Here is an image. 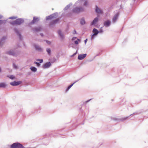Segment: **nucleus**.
<instances>
[{"mask_svg": "<svg viewBox=\"0 0 148 148\" xmlns=\"http://www.w3.org/2000/svg\"><path fill=\"white\" fill-rule=\"evenodd\" d=\"M51 66V62H48L44 64L42 66V68L44 69H47L50 67Z\"/></svg>", "mask_w": 148, "mask_h": 148, "instance_id": "8", "label": "nucleus"}, {"mask_svg": "<svg viewBox=\"0 0 148 148\" xmlns=\"http://www.w3.org/2000/svg\"><path fill=\"white\" fill-rule=\"evenodd\" d=\"M49 60L50 61V62H51V63L53 64L56 61V59L55 57H54L50 59Z\"/></svg>", "mask_w": 148, "mask_h": 148, "instance_id": "21", "label": "nucleus"}, {"mask_svg": "<svg viewBox=\"0 0 148 148\" xmlns=\"http://www.w3.org/2000/svg\"><path fill=\"white\" fill-rule=\"evenodd\" d=\"M73 84L72 83L69 86L66 88V92H67L69 90V89L73 86Z\"/></svg>", "mask_w": 148, "mask_h": 148, "instance_id": "26", "label": "nucleus"}, {"mask_svg": "<svg viewBox=\"0 0 148 148\" xmlns=\"http://www.w3.org/2000/svg\"><path fill=\"white\" fill-rule=\"evenodd\" d=\"M37 63H38V62H35H35H34V64H37Z\"/></svg>", "mask_w": 148, "mask_h": 148, "instance_id": "48", "label": "nucleus"}, {"mask_svg": "<svg viewBox=\"0 0 148 148\" xmlns=\"http://www.w3.org/2000/svg\"><path fill=\"white\" fill-rule=\"evenodd\" d=\"M3 17V16L0 14V19L2 18Z\"/></svg>", "mask_w": 148, "mask_h": 148, "instance_id": "46", "label": "nucleus"}, {"mask_svg": "<svg viewBox=\"0 0 148 148\" xmlns=\"http://www.w3.org/2000/svg\"><path fill=\"white\" fill-rule=\"evenodd\" d=\"M81 110V111H82V110L83 111V110H84L83 109H82V108H81V110Z\"/></svg>", "mask_w": 148, "mask_h": 148, "instance_id": "51", "label": "nucleus"}, {"mask_svg": "<svg viewBox=\"0 0 148 148\" xmlns=\"http://www.w3.org/2000/svg\"><path fill=\"white\" fill-rule=\"evenodd\" d=\"M84 10V9L82 7H76L74 8L72 10V12H73L78 13L80 12H83Z\"/></svg>", "mask_w": 148, "mask_h": 148, "instance_id": "2", "label": "nucleus"}, {"mask_svg": "<svg viewBox=\"0 0 148 148\" xmlns=\"http://www.w3.org/2000/svg\"><path fill=\"white\" fill-rule=\"evenodd\" d=\"M128 118V117L123 118H122L119 119V120L121 121H123L126 120Z\"/></svg>", "mask_w": 148, "mask_h": 148, "instance_id": "31", "label": "nucleus"}, {"mask_svg": "<svg viewBox=\"0 0 148 148\" xmlns=\"http://www.w3.org/2000/svg\"><path fill=\"white\" fill-rule=\"evenodd\" d=\"M58 33L59 36L60 37V38L62 39H63L64 38V36L63 34H62L61 30H58Z\"/></svg>", "mask_w": 148, "mask_h": 148, "instance_id": "18", "label": "nucleus"}, {"mask_svg": "<svg viewBox=\"0 0 148 148\" xmlns=\"http://www.w3.org/2000/svg\"><path fill=\"white\" fill-rule=\"evenodd\" d=\"M6 53L8 54L9 55L13 56H16V53L13 50H10L7 51Z\"/></svg>", "mask_w": 148, "mask_h": 148, "instance_id": "14", "label": "nucleus"}, {"mask_svg": "<svg viewBox=\"0 0 148 148\" xmlns=\"http://www.w3.org/2000/svg\"><path fill=\"white\" fill-rule=\"evenodd\" d=\"M100 53H99L98 54H97L96 55V56H100Z\"/></svg>", "mask_w": 148, "mask_h": 148, "instance_id": "47", "label": "nucleus"}, {"mask_svg": "<svg viewBox=\"0 0 148 148\" xmlns=\"http://www.w3.org/2000/svg\"><path fill=\"white\" fill-rule=\"evenodd\" d=\"M7 77L12 79H14L15 78V76L12 75H8Z\"/></svg>", "mask_w": 148, "mask_h": 148, "instance_id": "27", "label": "nucleus"}, {"mask_svg": "<svg viewBox=\"0 0 148 148\" xmlns=\"http://www.w3.org/2000/svg\"><path fill=\"white\" fill-rule=\"evenodd\" d=\"M86 56L87 54L86 53L79 54L78 56L77 59L79 60H83L86 57Z\"/></svg>", "mask_w": 148, "mask_h": 148, "instance_id": "12", "label": "nucleus"}, {"mask_svg": "<svg viewBox=\"0 0 148 148\" xmlns=\"http://www.w3.org/2000/svg\"><path fill=\"white\" fill-rule=\"evenodd\" d=\"M76 39H77V40H78V41H80V40L79 39H77V38L76 37H73L72 38V40H75Z\"/></svg>", "mask_w": 148, "mask_h": 148, "instance_id": "35", "label": "nucleus"}, {"mask_svg": "<svg viewBox=\"0 0 148 148\" xmlns=\"http://www.w3.org/2000/svg\"><path fill=\"white\" fill-rule=\"evenodd\" d=\"M13 67L14 68H15V69H16L17 68V66H16L15 64H14V63L13 64Z\"/></svg>", "mask_w": 148, "mask_h": 148, "instance_id": "38", "label": "nucleus"}, {"mask_svg": "<svg viewBox=\"0 0 148 148\" xmlns=\"http://www.w3.org/2000/svg\"><path fill=\"white\" fill-rule=\"evenodd\" d=\"M74 32L75 33H74V34H76V32L75 30H74Z\"/></svg>", "mask_w": 148, "mask_h": 148, "instance_id": "49", "label": "nucleus"}, {"mask_svg": "<svg viewBox=\"0 0 148 148\" xmlns=\"http://www.w3.org/2000/svg\"><path fill=\"white\" fill-rule=\"evenodd\" d=\"M7 86V85L5 83L2 82L0 83V88H5Z\"/></svg>", "mask_w": 148, "mask_h": 148, "instance_id": "19", "label": "nucleus"}, {"mask_svg": "<svg viewBox=\"0 0 148 148\" xmlns=\"http://www.w3.org/2000/svg\"><path fill=\"white\" fill-rule=\"evenodd\" d=\"M82 78H80L78 80H76L74 82H73V84H74L75 83H76V82H77L78 81H79V80H80L81 79H82Z\"/></svg>", "mask_w": 148, "mask_h": 148, "instance_id": "43", "label": "nucleus"}, {"mask_svg": "<svg viewBox=\"0 0 148 148\" xmlns=\"http://www.w3.org/2000/svg\"><path fill=\"white\" fill-rule=\"evenodd\" d=\"M111 24V22L109 20H107L104 22V26L108 27L110 26Z\"/></svg>", "mask_w": 148, "mask_h": 148, "instance_id": "11", "label": "nucleus"}, {"mask_svg": "<svg viewBox=\"0 0 148 148\" xmlns=\"http://www.w3.org/2000/svg\"><path fill=\"white\" fill-rule=\"evenodd\" d=\"M17 16H11L8 19H15L17 18Z\"/></svg>", "mask_w": 148, "mask_h": 148, "instance_id": "32", "label": "nucleus"}, {"mask_svg": "<svg viewBox=\"0 0 148 148\" xmlns=\"http://www.w3.org/2000/svg\"><path fill=\"white\" fill-rule=\"evenodd\" d=\"M14 31L15 32L17 36L19 37V38L20 40H22V38L21 36V35L19 32L18 29L16 28H14Z\"/></svg>", "mask_w": 148, "mask_h": 148, "instance_id": "6", "label": "nucleus"}, {"mask_svg": "<svg viewBox=\"0 0 148 148\" xmlns=\"http://www.w3.org/2000/svg\"><path fill=\"white\" fill-rule=\"evenodd\" d=\"M86 23V21L85 20L84 18L83 17L82 18L80 19V23L81 25H84Z\"/></svg>", "mask_w": 148, "mask_h": 148, "instance_id": "20", "label": "nucleus"}, {"mask_svg": "<svg viewBox=\"0 0 148 148\" xmlns=\"http://www.w3.org/2000/svg\"><path fill=\"white\" fill-rule=\"evenodd\" d=\"M40 20V19L37 17H34L32 21L29 23V25H33L37 22L38 21Z\"/></svg>", "mask_w": 148, "mask_h": 148, "instance_id": "7", "label": "nucleus"}, {"mask_svg": "<svg viewBox=\"0 0 148 148\" xmlns=\"http://www.w3.org/2000/svg\"><path fill=\"white\" fill-rule=\"evenodd\" d=\"M60 20L59 18H58L50 22L49 26H52L56 23H57Z\"/></svg>", "mask_w": 148, "mask_h": 148, "instance_id": "10", "label": "nucleus"}, {"mask_svg": "<svg viewBox=\"0 0 148 148\" xmlns=\"http://www.w3.org/2000/svg\"><path fill=\"white\" fill-rule=\"evenodd\" d=\"M97 34H96L95 33H93L92 35H91V39L92 40L94 39L97 36Z\"/></svg>", "mask_w": 148, "mask_h": 148, "instance_id": "30", "label": "nucleus"}, {"mask_svg": "<svg viewBox=\"0 0 148 148\" xmlns=\"http://www.w3.org/2000/svg\"><path fill=\"white\" fill-rule=\"evenodd\" d=\"M58 13L56 12L51 15H50L47 16L46 17V20L51 19L52 18H55L58 17Z\"/></svg>", "mask_w": 148, "mask_h": 148, "instance_id": "3", "label": "nucleus"}, {"mask_svg": "<svg viewBox=\"0 0 148 148\" xmlns=\"http://www.w3.org/2000/svg\"><path fill=\"white\" fill-rule=\"evenodd\" d=\"M46 41L47 43L48 44H50L51 43V42L50 41H49L48 40H46Z\"/></svg>", "mask_w": 148, "mask_h": 148, "instance_id": "39", "label": "nucleus"}, {"mask_svg": "<svg viewBox=\"0 0 148 148\" xmlns=\"http://www.w3.org/2000/svg\"><path fill=\"white\" fill-rule=\"evenodd\" d=\"M22 83L21 81H14L11 82L10 84L11 85L14 86H17Z\"/></svg>", "mask_w": 148, "mask_h": 148, "instance_id": "4", "label": "nucleus"}, {"mask_svg": "<svg viewBox=\"0 0 148 148\" xmlns=\"http://www.w3.org/2000/svg\"><path fill=\"white\" fill-rule=\"evenodd\" d=\"M7 21V20H0V25L3 23H5Z\"/></svg>", "mask_w": 148, "mask_h": 148, "instance_id": "29", "label": "nucleus"}, {"mask_svg": "<svg viewBox=\"0 0 148 148\" xmlns=\"http://www.w3.org/2000/svg\"><path fill=\"white\" fill-rule=\"evenodd\" d=\"M98 18L97 17L94 18L93 21L91 22L90 24L91 25H94L96 24L98 21Z\"/></svg>", "mask_w": 148, "mask_h": 148, "instance_id": "13", "label": "nucleus"}, {"mask_svg": "<svg viewBox=\"0 0 148 148\" xmlns=\"http://www.w3.org/2000/svg\"><path fill=\"white\" fill-rule=\"evenodd\" d=\"M88 41V39H85V40H84V42H85V44H86L87 42Z\"/></svg>", "mask_w": 148, "mask_h": 148, "instance_id": "44", "label": "nucleus"}, {"mask_svg": "<svg viewBox=\"0 0 148 148\" xmlns=\"http://www.w3.org/2000/svg\"><path fill=\"white\" fill-rule=\"evenodd\" d=\"M135 114V113H134L133 114H132L131 115H133V114Z\"/></svg>", "mask_w": 148, "mask_h": 148, "instance_id": "52", "label": "nucleus"}, {"mask_svg": "<svg viewBox=\"0 0 148 148\" xmlns=\"http://www.w3.org/2000/svg\"><path fill=\"white\" fill-rule=\"evenodd\" d=\"M65 12H64L62 14V16H66L67 17H68L69 16V15L68 14H65Z\"/></svg>", "mask_w": 148, "mask_h": 148, "instance_id": "34", "label": "nucleus"}, {"mask_svg": "<svg viewBox=\"0 0 148 148\" xmlns=\"http://www.w3.org/2000/svg\"><path fill=\"white\" fill-rule=\"evenodd\" d=\"M6 38L5 36H3L0 40V46H2L5 42V39Z\"/></svg>", "mask_w": 148, "mask_h": 148, "instance_id": "16", "label": "nucleus"}, {"mask_svg": "<svg viewBox=\"0 0 148 148\" xmlns=\"http://www.w3.org/2000/svg\"><path fill=\"white\" fill-rule=\"evenodd\" d=\"M88 2L87 1H85L84 3V6H86L87 5Z\"/></svg>", "mask_w": 148, "mask_h": 148, "instance_id": "41", "label": "nucleus"}, {"mask_svg": "<svg viewBox=\"0 0 148 148\" xmlns=\"http://www.w3.org/2000/svg\"><path fill=\"white\" fill-rule=\"evenodd\" d=\"M24 22V19L23 18H18L14 21H12L10 23L11 25H20Z\"/></svg>", "mask_w": 148, "mask_h": 148, "instance_id": "1", "label": "nucleus"}, {"mask_svg": "<svg viewBox=\"0 0 148 148\" xmlns=\"http://www.w3.org/2000/svg\"><path fill=\"white\" fill-rule=\"evenodd\" d=\"M92 32L96 34H98L99 33L98 30L96 28H94L92 30Z\"/></svg>", "mask_w": 148, "mask_h": 148, "instance_id": "24", "label": "nucleus"}, {"mask_svg": "<svg viewBox=\"0 0 148 148\" xmlns=\"http://www.w3.org/2000/svg\"><path fill=\"white\" fill-rule=\"evenodd\" d=\"M77 50L76 52L73 53V55L71 56V57H73L75 56L77 53Z\"/></svg>", "mask_w": 148, "mask_h": 148, "instance_id": "37", "label": "nucleus"}, {"mask_svg": "<svg viewBox=\"0 0 148 148\" xmlns=\"http://www.w3.org/2000/svg\"><path fill=\"white\" fill-rule=\"evenodd\" d=\"M33 46L36 50L39 51H43L42 49L40 46L35 44H34Z\"/></svg>", "mask_w": 148, "mask_h": 148, "instance_id": "9", "label": "nucleus"}, {"mask_svg": "<svg viewBox=\"0 0 148 148\" xmlns=\"http://www.w3.org/2000/svg\"><path fill=\"white\" fill-rule=\"evenodd\" d=\"M42 28L41 27H35L32 29V30L33 33L38 32L40 31L42 29Z\"/></svg>", "mask_w": 148, "mask_h": 148, "instance_id": "5", "label": "nucleus"}, {"mask_svg": "<svg viewBox=\"0 0 148 148\" xmlns=\"http://www.w3.org/2000/svg\"><path fill=\"white\" fill-rule=\"evenodd\" d=\"M119 14V13H117L114 16L112 19V22L113 23H115L117 20L118 18Z\"/></svg>", "mask_w": 148, "mask_h": 148, "instance_id": "15", "label": "nucleus"}, {"mask_svg": "<svg viewBox=\"0 0 148 148\" xmlns=\"http://www.w3.org/2000/svg\"><path fill=\"white\" fill-rule=\"evenodd\" d=\"M36 61H39V63H42L43 62V60L42 59H37L36 60Z\"/></svg>", "mask_w": 148, "mask_h": 148, "instance_id": "33", "label": "nucleus"}, {"mask_svg": "<svg viewBox=\"0 0 148 148\" xmlns=\"http://www.w3.org/2000/svg\"><path fill=\"white\" fill-rule=\"evenodd\" d=\"M102 27H101L100 28V30L99 31H98L99 33H102L103 32V31L102 29Z\"/></svg>", "mask_w": 148, "mask_h": 148, "instance_id": "36", "label": "nucleus"}, {"mask_svg": "<svg viewBox=\"0 0 148 148\" xmlns=\"http://www.w3.org/2000/svg\"><path fill=\"white\" fill-rule=\"evenodd\" d=\"M74 42L75 44L77 45L78 44V40H75L74 41Z\"/></svg>", "mask_w": 148, "mask_h": 148, "instance_id": "40", "label": "nucleus"}, {"mask_svg": "<svg viewBox=\"0 0 148 148\" xmlns=\"http://www.w3.org/2000/svg\"><path fill=\"white\" fill-rule=\"evenodd\" d=\"M1 67H0V72H1Z\"/></svg>", "mask_w": 148, "mask_h": 148, "instance_id": "50", "label": "nucleus"}, {"mask_svg": "<svg viewBox=\"0 0 148 148\" xmlns=\"http://www.w3.org/2000/svg\"><path fill=\"white\" fill-rule=\"evenodd\" d=\"M71 5V3L67 5L64 9V10L65 11L67 10L70 7Z\"/></svg>", "mask_w": 148, "mask_h": 148, "instance_id": "25", "label": "nucleus"}, {"mask_svg": "<svg viewBox=\"0 0 148 148\" xmlns=\"http://www.w3.org/2000/svg\"><path fill=\"white\" fill-rule=\"evenodd\" d=\"M92 99H90L86 101H83L82 102V105H86V103H88L91 100H92Z\"/></svg>", "mask_w": 148, "mask_h": 148, "instance_id": "23", "label": "nucleus"}, {"mask_svg": "<svg viewBox=\"0 0 148 148\" xmlns=\"http://www.w3.org/2000/svg\"><path fill=\"white\" fill-rule=\"evenodd\" d=\"M36 64V65L38 67H39L40 66V64L39 63V62H38L37 63V64Z\"/></svg>", "mask_w": 148, "mask_h": 148, "instance_id": "42", "label": "nucleus"}, {"mask_svg": "<svg viewBox=\"0 0 148 148\" xmlns=\"http://www.w3.org/2000/svg\"><path fill=\"white\" fill-rule=\"evenodd\" d=\"M40 36H41L42 37H43V36H44V34H43V33H40Z\"/></svg>", "mask_w": 148, "mask_h": 148, "instance_id": "45", "label": "nucleus"}, {"mask_svg": "<svg viewBox=\"0 0 148 148\" xmlns=\"http://www.w3.org/2000/svg\"><path fill=\"white\" fill-rule=\"evenodd\" d=\"M31 70L33 72H35L37 71V68L34 66H31L30 68Z\"/></svg>", "mask_w": 148, "mask_h": 148, "instance_id": "22", "label": "nucleus"}, {"mask_svg": "<svg viewBox=\"0 0 148 148\" xmlns=\"http://www.w3.org/2000/svg\"><path fill=\"white\" fill-rule=\"evenodd\" d=\"M95 12L98 14H102L103 13V11L100 9L97 5H96L95 6Z\"/></svg>", "mask_w": 148, "mask_h": 148, "instance_id": "17", "label": "nucleus"}, {"mask_svg": "<svg viewBox=\"0 0 148 148\" xmlns=\"http://www.w3.org/2000/svg\"><path fill=\"white\" fill-rule=\"evenodd\" d=\"M46 51L47 52L48 54L50 55L51 54V49L49 48H47L46 49Z\"/></svg>", "mask_w": 148, "mask_h": 148, "instance_id": "28", "label": "nucleus"}]
</instances>
